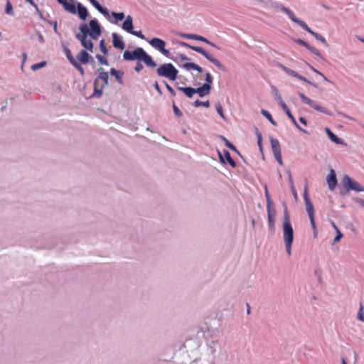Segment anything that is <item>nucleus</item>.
<instances>
[{"mask_svg":"<svg viewBox=\"0 0 364 364\" xmlns=\"http://www.w3.org/2000/svg\"><path fill=\"white\" fill-rule=\"evenodd\" d=\"M89 26L86 23L80 26V33L75 35V38L81 43V45L87 50L93 52V43L91 40L87 39L90 36L94 40L98 39L102 33L101 26L97 19H92L89 22Z\"/></svg>","mask_w":364,"mask_h":364,"instance_id":"obj_1","label":"nucleus"},{"mask_svg":"<svg viewBox=\"0 0 364 364\" xmlns=\"http://www.w3.org/2000/svg\"><path fill=\"white\" fill-rule=\"evenodd\" d=\"M64 10L71 14H77L80 19L85 21L89 16L87 9L76 0H57Z\"/></svg>","mask_w":364,"mask_h":364,"instance_id":"obj_2","label":"nucleus"},{"mask_svg":"<svg viewBox=\"0 0 364 364\" xmlns=\"http://www.w3.org/2000/svg\"><path fill=\"white\" fill-rule=\"evenodd\" d=\"M123 58L125 60L133 61L135 60L143 61L147 67L155 68L156 63L152 57L147 54L142 48H136L133 51L125 50L123 53Z\"/></svg>","mask_w":364,"mask_h":364,"instance_id":"obj_3","label":"nucleus"},{"mask_svg":"<svg viewBox=\"0 0 364 364\" xmlns=\"http://www.w3.org/2000/svg\"><path fill=\"white\" fill-rule=\"evenodd\" d=\"M283 236L287 253L288 255H291L294 240V230L290 223V215L286 205L284 211Z\"/></svg>","mask_w":364,"mask_h":364,"instance_id":"obj_4","label":"nucleus"},{"mask_svg":"<svg viewBox=\"0 0 364 364\" xmlns=\"http://www.w3.org/2000/svg\"><path fill=\"white\" fill-rule=\"evenodd\" d=\"M179 44L181 46L188 47V48H191V50H194V51H196V52L203 55L210 62L213 63L218 69H220V70H222L223 72L226 71L225 67L217 58H215L211 54H210L206 50H205L203 49V48L200 47V46H191V45L188 44L187 43L183 42V41H181L179 43Z\"/></svg>","mask_w":364,"mask_h":364,"instance_id":"obj_5","label":"nucleus"},{"mask_svg":"<svg viewBox=\"0 0 364 364\" xmlns=\"http://www.w3.org/2000/svg\"><path fill=\"white\" fill-rule=\"evenodd\" d=\"M341 183L344 187V189L341 191V195H345L350 191L356 192L364 191V187L358 182L350 178L348 175H345L343 177Z\"/></svg>","mask_w":364,"mask_h":364,"instance_id":"obj_6","label":"nucleus"},{"mask_svg":"<svg viewBox=\"0 0 364 364\" xmlns=\"http://www.w3.org/2000/svg\"><path fill=\"white\" fill-rule=\"evenodd\" d=\"M157 75L166 77L170 80H175L178 77V71L171 63H164L156 69Z\"/></svg>","mask_w":364,"mask_h":364,"instance_id":"obj_7","label":"nucleus"},{"mask_svg":"<svg viewBox=\"0 0 364 364\" xmlns=\"http://www.w3.org/2000/svg\"><path fill=\"white\" fill-rule=\"evenodd\" d=\"M299 96L300 97L302 102L305 105H307L312 107L314 109L320 112L321 113H324L327 115H331V113L324 107L320 106L317 103H316L314 100H311L309 97L306 96L302 92H299Z\"/></svg>","mask_w":364,"mask_h":364,"instance_id":"obj_8","label":"nucleus"},{"mask_svg":"<svg viewBox=\"0 0 364 364\" xmlns=\"http://www.w3.org/2000/svg\"><path fill=\"white\" fill-rule=\"evenodd\" d=\"M299 96L300 97L302 102L305 105H307L312 107L314 109L320 112L321 113H324L327 115H331V113L324 107L320 106L317 103H316L314 100H311L309 97L306 96L302 92H299Z\"/></svg>","mask_w":364,"mask_h":364,"instance_id":"obj_9","label":"nucleus"},{"mask_svg":"<svg viewBox=\"0 0 364 364\" xmlns=\"http://www.w3.org/2000/svg\"><path fill=\"white\" fill-rule=\"evenodd\" d=\"M299 96L300 97L302 102L305 105H307L312 107L314 109L320 112L321 113H324L327 115H331V113L324 107L320 106L317 103H316L314 100H311L309 97L306 96L302 92H299Z\"/></svg>","mask_w":364,"mask_h":364,"instance_id":"obj_10","label":"nucleus"},{"mask_svg":"<svg viewBox=\"0 0 364 364\" xmlns=\"http://www.w3.org/2000/svg\"><path fill=\"white\" fill-rule=\"evenodd\" d=\"M149 43L153 48L160 51L164 56L170 58V52L165 48L166 42L164 40L154 38L149 41Z\"/></svg>","mask_w":364,"mask_h":364,"instance_id":"obj_11","label":"nucleus"},{"mask_svg":"<svg viewBox=\"0 0 364 364\" xmlns=\"http://www.w3.org/2000/svg\"><path fill=\"white\" fill-rule=\"evenodd\" d=\"M99 73L98 77L95 80L94 85L97 86L103 85L104 87L108 85L109 75L105 72L102 68L97 70Z\"/></svg>","mask_w":364,"mask_h":364,"instance_id":"obj_12","label":"nucleus"},{"mask_svg":"<svg viewBox=\"0 0 364 364\" xmlns=\"http://www.w3.org/2000/svg\"><path fill=\"white\" fill-rule=\"evenodd\" d=\"M267 215H268V225L269 228L272 232L274 231L275 229V217H276V209L273 205L267 206Z\"/></svg>","mask_w":364,"mask_h":364,"instance_id":"obj_13","label":"nucleus"},{"mask_svg":"<svg viewBox=\"0 0 364 364\" xmlns=\"http://www.w3.org/2000/svg\"><path fill=\"white\" fill-rule=\"evenodd\" d=\"M76 60L82 64H95V60L86 50H82L77 55Z\"/></svg>","mask_w":364,"mask_h":364,"instance_id":"obj_14","label":"nucleus"},{"mask_svg":"<svg viewBox=\"0 0 364 364\" xmlns=\"http://www.w3.org/2000/svg\"><path fill=\"white\" fill-rule=\"evenodd\" d=\"M299 26L303 28L304 29L305 31H306L308 33H309L310 34H311L317 41H319L320 42H321L323 44H324L326 46H328V44L326 40V38L321 36V34L318 33H316L314 32V31H312L309 27V26L304 21H302L301 22H300V24Z\"/></svg>","mask_w":364,"mask_h":364,"instance_id":"obj_15","label":"nucleus"},{"mask_svg":"<svg viewBox=\"0 0 364 364\" xmlns=\"http://www.w3.org/2000/svg\"><path fill=\"white\" fill-rule=\"evenodd\" d=\"M275 7L284 12L293 22L297 23L298 25H299L300 22L302 21L295 16L294 13L291 10L285 7L283 4H277Z\"/></svg>","mask_w":364,"mask_h":364,"instance_id":"obj_16","label":"nucleus"},{"mask_svg":"<svg viewBox=\"0 0 364 364\" xmlns=\"http://www.w3.org/2000/svg\"><path fill=\"white\" fill-rule=\"evenodd\" d=\"M218 152L220 161L222 164H225L228 162L232 168H235L236 166V163L232 159L230 154L228 151L224 150L223 154L219 151Z\"/></svg>","mask_w":364,"mask_h":364,"instance_id":"obj_17","label":"nucleus"},{"mask_svg":"<svg viewBox=\"0 0 364 364\" xmlns=\"http://www.w3.org/2000/svg\"><path fill=\"white\" fill-rule=\"evenodd\" d=\"M294 41L298 43L299 45L304 46L306 49H308L309 51H311L312 53L320 58L321 60H324L323 57L321 54V53L318 51V49L311 46L308 43H306L305 41L298 38L295 39Z\"/></svg>","mask_w":364,"mask_h":364,"instance_id":"obj_18","label":"nucleus"},{"mask_svg":"<svg viewBox=\"0 0 364 364\" xmlns=\"http://www.w3.org/2000/svg\"><path fill=\"white\" fill-rule=\"evenodd\" d=\"M112 43L113 46L115 48L119 50H124L125 48L124 42L123 41L122 37L117 34V33H113L112 34Z\"/></svg>","mask_w":364,"mask_h":364,"instance_id":"obj_19","label":"nucleus"},{"mask_svg":"<svg viewBox=\"0 0 364 364\" xmlns=\"http://www.w3.org/2000/svg\"><path fill=\"white\" fill-rule=\"evenodd\" d=\"M326 180H327V183H328L329 189L331 191L334 190L337 185V178H336V172L333 169H331L330 171Z\"/></svg>","mask_w":364,"mask_h":364,"instance_id":"obj_20","label":"nucleus"},{"mask_svg":"<svg viewBox=\"0 0 364 364\" xmlns=\"http://www.w3.org/2000/svg\"><path fill=\"white\" fill-rule=\"evenodd\" d=\"M211 85L208 83H204L201 87L195 88L196 93L198 94L200 97L210 94Z\"/></svg>","mask_w":364,"mask_h":364,"instance_id":"obj_21","label":"nucleus"},{"mask_svg":"<svg viewBox=\"0 0 364 364\" xmlns=\"http://www.w3.org/2000/svg\"><path fill=\"white\" fill-rule=\"evenodd\" d=\"M92 5L101 14H102L106 18H109V10L101 6V4L97 0H88Z\"/></svg>","mask_w":364,"mask_h":364,"instance_id":"obj_22","label":"nucleus"},{"mask_svg":"<svg viewBox=\"0 0 364 364\" xmlns=\"http://www.w3.org/2000/svg\"><path fill=\"white\" fill-rule=\"evenodd\" d=\"M122 29L127 31L129 33H131L133 30V18L131 16H127L124 21L122 26Z\"/></svg>","mask_w":364,"mask_h":364,"instance_id":"obj_23","label":"nucleus"},{"mask_svg":"<svg viewBox=\"0 0 364 364\" xmlns=\"http://www.w3.org/2000/svg\"><path fill=\"white\" fill-rule=\"evenodd\" d=\"M179 36L186 39L197 40L202 42H208V39L197 34L180 33Z\"/></svg>","mask_w":364,"mask_h":364,"instance_id":"obj_24","label":"nucleus"},{"mask_svg":"<svg viewBox=\"0 0 364 364\" xmlns=\"http://www.w3.org/2000/svg\"><path fill=\"white\" fill-rule=\"evenodd\" d=\"M180 66L186 69V70H190L193 69L197 70L199 73H202L203 71V68H201L200 66L194 63H186Z\"/></svg>","mask_w":364,"mask_h":364,"instance_id":"obj_25","label":"nucleus"},{"mask_svg":"<svg viewBox=\"0 0 364 364\" xmlns=\"http://www.w3.org/2000/svg\"><path fill=\"white\" fill-rule=\"evenodd\" d=\"M270 143H271V146H272V149L274 154L282 152L280 144H279V141H278V139L271 137Z\"/></svg>","mask_w":364,"mask_h":364,"instance_id":"obj_26","label":"nucleus"},{"mask_svg":"<svg viewBox=\"0 0 364 364\" xmlns=\"http://www.w3.org/2000/svg\"><path fill=\"white\" fill-rule=\"evenodd\" d=\"M176 87L178 90L183 92L185 95L189 98H191L193 95L196 94L195 88L191 87H184L181 86H177Z\"/></svg>","mask_w":364,"mask_h":364,"instance_id":"obj_27","label":"nucleus"},{"mask_svg":"<svg viewBox=\"0 0 364 364\" xmlns=\"http://www.w3.org/2000/svg\"><path fill=\"white\" fill-rule=\"evenodd\" d=\"M110 74L112 76H114L116 77L117 82L119 84H122L123 83V75H124V73L122 71L117 70H116L114 68H111Z\"/></svg>","mask_w":364,"mask_h":364,"instance_id":"obj_28","label":"nucleus"},{"mask_svg":"<svg viewBox=\"0 0 364 364\" xmlns=\"http://www.w3.org/2000/svg\"><path fill=\"white\" fill-rule=\"evenodd\" d=\"M104 86L103 85H100V86H97V85H94V92L92 95L91 97H96V98H100L102 96V90L104 89Z\"/></svg>","mask_w":364,"mask_h":364,"instance_id":"obj_29","label":"nucleus"},{"mask_svg":"<svg viewBox=\"0 0 364 364\" xmlns=\"http://www.w3.org/2000/svg\"><path fill=\"white\" fill-rule=\"evenodd\" d=\"M279 67L283 71H284L286 73H287L288 75L297 78V76L299 75V74L296 72H295L294 70L289 69V68L286 67L285 65H284L282 64H279Z\"/></svg>","mask_w":364,"mask_h":364,"instance_id":"obj_30","label":"nucleus"},{"mask_svg":"<svg viewBox=\"0 0 364 364\" xmlns=\"http://www.w3.org/2000/svg\"><path fill=\"white\" fill-rule=\"evenodd\" d=\"M306 210L309 217L314 216V208L311 200L305 202Z\"/></svg>","mask_w":364,"mask_h":364,"instance_id":"obj_31","label":"nucleus"},{"mask_svg":"<svg viewBox=\"0 0 364 364\" xmlns=\"http://www.w3.org/2000/svg\"><path fill=\"white\" fill-rule=\"evenodd\" d=\"M261 113L264 117H265L269 120V122L272 125H274V126L277 125V122L274 120L272 114L268 111H267L265 109H262Z\"/></svg>","mask_w":364,"mask_h":364,"instance_id":"obj_32","label":"nucleus"},{"mask_svg":"<svg viewBox=\"0 0 364 364\" xmlns=\"http://www.w3.org/2000/svg\"><path fill=\"white\" fill-rule=\"evenodd\" d=\"M287 115L288 116V117L291 119V121L292 122V123L294 124V125L298 129H299L300 131H301L302 132L304 133H307L306 130L302 129L296 122V119L294 118V117L293 116V114H291V111L288 113H287Z\"/></svg>","mask_w":364,"mask_h":364,"instance_id":"obj_33","label":"nucleus"},{"mask_svg":"<svg viewBox=\"0 0 364 364\" xmlns=\"http://www.w3.org/2000/svg\"><path fill=\"white\" fill-rule=\"evenodd\" d=\"M329 139L334 142L336 144H343L344 141L343 139L338 138L336 134H334L333 132L329 134V136H328Z\"/></svg>","mask_w":364,"mask_h":364,"instance_id":"obj_34","label":"nucleus"},{"mask_svg":"<svg viewBox=\"0 0 364 364\" xmlns=\"http://www.w3.org/2000/svg\"><path fill=\"white\" fill-rule=\"evenodd\" d=\"M220 137L225 142V144L227 147L239 154V151L237 150L235 146L230 143L225 136H220Z\"/></svg>","mask_w":364,"mask_h":364,"instance_id":"obj_35","label":"nucleus"},{"mask_svg":"<svg viewBox=\"0 0 364 364\" xmlns=\"http://www.w3.org/2000/svg\"><path fill=\"white\" fill-rule=\"evenodd\" d=\"M170 58L171 60H173V61H175L176 63H177L179 66L181 65L179 64V60L181 61H183V60H190V58H188L186 55L184 54H178L176 58Z\"/></svg>","mask_w":364,"mask_h":364,"instance_id":"obj_36","label":"nucleus"},{"mask_svg":"<svg viewBox=\"0 0 364 364\" xmlns=\"http://www.w3.org/2000/svg\"><path fill=\"white\" fill-rule=\"evenodd\" d=\"M112 16L115 18V23L122 21L125 17V15L123 12L117 13L113 11L112 12Z\"/></svg>","mask_w":364,"mask_h":364,"instance_id":"obj_37","label":"nucleus"},{"mask_svg":"<svg viewBox=\"0 0 364 364\" xmlns=\"http://www.w3.org/2000/svg\"><path fill=\"white\" fill-rule=\"evenodd\" d=\"M64 51H65V55H66L68 60H69V62L70 63H72L75 60H76V59L73 56V55L71 53V51H70V50L68 48L65 47L64 48Z\"/></svg>","mask_w":364,"mask_h":364,"instance_id":"obj_38","label":"nucleus"},{"mask_svg":"<svg viewBox=\"0 0 364 364\" xmlns=\"http://www.w3.org/2000/svg\"><path fill=\"white\" fill-rule=\"evenodd\" d=\"M81 74V75H85L84 68L82 67L81 63H79L77 60L71 63Z\"/></svg>","mask_w":364,"mask_h":364,"instance_id":"obj_39","label":"nucleus"},{"mask_svg":"<svg viewBox=\"0 0 364 364\" xmlns=\"http://www.w3.org/2000/svg\"><path fill=\"white\" fill-rule=\"evenodd\" d=\"M193 105L196 107H200V106H203V107H210V102H209L208 100L205 101V102H201L199 100H196L194 102Z\"/></svg>","mask_w":364,"mask_h":364,"instance_id":"obj_40","label":"nucleus"},{"mask_svg":"<svg viewBox=\"0 0 364 364\" xmlns=\"http://www.w3.org/2000/svg\"><path fill=\"white\" fill-rule=\"evenodd\" d=\"M5 12L9 15H11V16L14 15L13 6L9 0H7L6 4V8H5Z\"/></svg>","mask_w":364,"mask_h":364,"instance_id":"obj_41","label":"nucleus"},{"mask_svg":"<svg viewBox=\"0 0 364 364\" xmlns=\"http://www.w3.org/2000/svg\"><path fill=\"white\" fill-rule=\"evenodd\" d=\"M46 65V61H42V62H40L38 63H36V64H33L31 65V70H33V71H36L37 70H39L43 67H45Z\"/></svg>","mask_w":364,"mask_h":364,"instance_id":"obj_42","label":"nucleus"},{"mask_svg":"<svg viewBox=\"0 0 364 364\" xmlns=\"http://www.w3.org/2000/svg\"><path fill=\"white\" fill-rule=\"evenodd\" d=\"M256 135L257 137V144L260 149V150H262V136L261 132L258 130V129H256Z\"/></svg>","mask_w":364,"mask_h":364,"instance_id":"obj_43","label":"nucleus"},{"mask_svg":"<svg viewBox=\"0 0 364 364\" xmlns=\"http://www.w3.org/2000/svg\"><path fill=\"white\" fill-rule=\"evenodd\" d=\"M265 197L267 199V206L273 205V202L271 199L267 186H265Z\"/></svg>","mask_w":364,"mask_h":364,"instance_id":"obj_44","label":"nucleus"},{"mask_svg":"<svg viewBox=\"0 0 364 364\" xmlns=\"http://www.w3.org/2000/svg\"><path fill=\"white\" fill-rule=\"evenodd\" d=\"M100 48L101 51L103 53L104 55L108 54V49L107 48L105 43V40L102 39L100 42Z\"/></svg>","mask_w":364,"mask_h":364,"instance_id":"obj_45","label":"nucleus"},{"mask_svg":"<svg viewBox=\"0 0 364 364\" xmlns=\"http://www.w3.org/2000/svg\"><path fill=\"white\" fill-rule=\"evenodd\" d=\"M25 1H27L28 3H29L31 5H32L35 8L36 12L39 14L40 17L41 18H43L42 13L39 10L38 5L34 2V1L33 0H25Z\"/></svg>","mask_w":364,"mask_h":364,"instance_id":"obj_46","label":"nucleus"},{"mask_svg":"<svg viewBox=\"0 0 364 364\" xmlns=\"http://www.w3.org/2000/svg\"><path fill=\"white\" fill-rule=\"evenodd\" d=\"M215 109L218 114L223 119H225V115L223 110V107L220 102H218L215 104Z\"/></svg>","mask_w":364,"mask_h":364,"instance_id":"obj_47","label":"nucleus"},{"mask_svg":"<svg viewBox=\"0 0 364 364\" xmlns=\"http://www.w3.org/2000/svg\"><path fill=\"white\" fill-rule=\"evenodd\" d=\"M96 58L99 60V62L102 65H109L108 60L105 57L102 56L101 55L97 54L96 55Z\"/></svg>","mask_w":364,"mask_h":364,"instance_id":"obj_48","label":"nucleus"},{"mask_svg":"<svg viewBox=\"0 0 364 364\" xmlns=\"http://www.w3.org/2000/svg\"><path fill=\"white\" fill-rule=\"evenodd\" d=\"M173 111L174 114L178 117H181L183 114L182 112L179 109V108L173 102Z\"/></svg>","mask_w":364,"mask_h":364,"instance_id":"obj_49","label":"nucleus"},{"mask_svg":"<svg viewBox=\"0 0 364 364\" xmlns=\"http://www.w3.org/2000/svg\"><path fill=\"white\" fill-rule=\"evenodd\" d=\"M357 317L360 321H364L363 306L362 305V304H360V309L358 312Z\"/></svg>","mask_w":364,"mask_h":364,"instance_id":"obj_50","label":"nucleus"},{"mask_svg":"<svg viewBox=\"0 0 364 364\" xmlns=\"http://www.w3.org/2000/svg\"><path fill=\"white\" fill-rule=\"evenodd\" d=\"M163 82L166 85V87L170 94L173 97L176 96V94L175 90L165 80H164Z\"/></svg>","mask_w":364,"mask_h":364,"instance_id":"obj_51","label":"nucleus"},{"mask_svg":"<svg viewBox=\"0 0 364 364\" xmlns=\"http://www.w3.org/2000/svg\"><path fill=\"white\" fill-rule=\"evenodd\" d=\"M130 34H132L142 40H146L144 35L141 33V31H133Z\"/></svg>","mask_w":364,"mask_h":364,"instance_id":"obj_52","label":"nucleus"},{"mask_svg":"<svg viewBox=\"0 0 364 364\" xmlns=\"http://www.w3.org/2000/svg\"><path fill=\"white\" fill-rule=\"evenodd\" d=\"M271 91L274 98L280 95L279 90L274 85L271 86Z\"/></svg>","mask_w":364,"mask_h":364,"instance_id":"obj_53","label":"nucleus"},{"mask_svg":"<svg viewBox=\"0 0 364 364\" xmlns=\"http://www.w3.org/2000/svg\"><path fill=\"white\" fill-rule=\"evenodd\" d=\"M274 158L277 160V161L280 165H282L283 164V161H282V152L277 153V154H274Z\"/></svg>","mask_w":364,"mask_h":364,"instance_id":"obj_54","label":"nucleus"},{"mask_svg":"<svg viewBox=\"0 0 364 364\" xmlns=\"http://www.w3.org/2000/svg\"><path fill=\"white\" fill-rule=\"evenodd\" d=\"M297 78L309 84V85H311L312 86L316 87V85L315 84H313L311 83L309 80H307L305 77H303L301 76V75L299 74V75L297 76Z\"/></svg>","mask_w":364,"mask_h":364,"instance_id":"obj_55","label":"nucleus"},{"mask_svg":"<svg viewBox=\"0 0 364 364\" xmlns=\"http://www.w3.org/2000/svg\"><path fill=\"white\" fill-rule=\"evenodd\" d=\"M205 83L210 85L213 82V77L209 73L205 74Z\"/></svg>","mask_w":364,"mask_h":364,"instance_id":"obj_56","label":"nucleus"},{"mask_svg":"<svg viewBox=\"0 0 364 364\" xmlns=\"http://www.w3.org/2000/svg\"><path fill=\"white\" fill-rule=\"evenodd\" d=\"M336 233H337V235L333 240L334 243L339 242L341 240V239L343 237V234L341 233V231L336 232Z\"/></svg>","mask_w":364,"mask_h":364,"instance_id":"obj_57","label":"nucleus"},{"mask_svg":"<svg viewBox=\"0 0 364 364\" xmlns=\"http://www.w3.org/2000/svg\"><path fill=\"white\" fill-rule=\"evenodd\" d=\"M304 201H305V202L311 200H310V198H309V197L308 188H307V186H305V188H304Z\"/></svg>","mask_w":364,"mask_h":364,"instance_id":"obj_58","label":"nucleus"},{"mask_svg":"<svg viewBox=\"0 0 364 364\" xmlns=\"http://www.w3.org/2000/svg\"><path fill=\"white\" fill-rule=\"evenodd\" d=\"M309 220H310V223H311L313 230H317L315 220H314V216L309 217Z\"/></svg>","mask_w":364,"mask_h":364,"instance_id":"obj_59","label":"nucleus"},{"mask_svg":"<svg viewBox=\"0 0 364 364\" xmlns=\"http://www.w3.org/2000/svg\"><path fill=\"white\" fill-rule=\"evenodd\" d=\"M144 68L143 65L138 62L134 68L136 72L139 73Z\"/></svg>","mask_w":364,"mask_h":364,"instance_id":"obj_60","label":"nucleus"},{"mask_svg":"<svg viewBox=\"0 0 364 364\" xmlns=\"http://www.w3.org/2000/svg\"><path fill=\"white\" fill-rule=\"evenodd\" d=\"M280 106L286 114L290 112V109H289V107H287V105H286L285 102L282 103V105H280Z\"/></svg>","mask_w":364,"mask_h":364,"instance_id":"obj_61","label":"nucleus"},{"mask_svg":"<svg viewBox=\"0 0 364 364\" xmlns=\"http://www.w3.org/2000/svg\"><path fill=\"white\" fill-rule=\"evenodd\" d=\"M154 88L156 90L157 92H158L160 95H161L163 94L162 90H161V89L160 88V87H159V84H158V82H155V83L154 84Z\"/></svg>","mask_w":364,"mask_h":364,"instance_id":"obj_62","label":"nucleus"},{"mask_svg":"<svg viewBox=\"0 0 364 364\" xmlns=\"http://www.w3.org/2000/svg\"><path fill=\"white\" fill-rule=\"evenodd\" d=\"M53 26V30L55 33L59 34L58 30V23L57 21H52L50 23Z\"/></svg>","mask_w":364,"mask_h":364,"instance_id":"obj_63","label":"nucleus"},{"mask_svg":"<svg viewBox=\"0 0 364 364\" xmlns=\"http://www.w3.org/2000/svg\"><path fill=\"white\" fill-rule=\"evenodd\" d=\"M274 100L278 102V104L280 105H282V103H284V101L283 100L281 95L277 96L276 97H274Z\"/></svg>","mask_w":364,"mask_h":364,"instance_id":"obj_64","label":"nucleus"}]
</instances>
